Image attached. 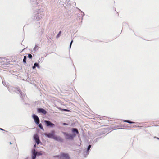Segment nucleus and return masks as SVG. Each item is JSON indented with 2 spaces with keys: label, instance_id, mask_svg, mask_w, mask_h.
<instances>
[{
  "label": "nucleus",
  "instance_id": "8",
  "mask_svg": "<svg viewBox=\"0 0 159 159\" xmlns=\"http://www.w3.org/2000/svg\"><path fill=\"white\" fill-rule=\"evenodd\" d=\"M53 139L56 140L60 141H62L63 140L62 138H61L60 137L54 136Z\"/></svg>",
  "mask_w": 159,
  "mask_h": 159
},
{
  "label": "nucleus",
  "instance_id": "13",
  "mask_svg": "<svg viewBox=\"0 0 159 159\" xmlns=\"http://www.w3.org/2000/svg\"><path fill=\"white\" fill-rule=\"evenodd\" d=\"M39 127L41 129L43 130V128L42 126V125L41 124H39Z\"/></svg>",
  "mask_w": 159,
  "mask_h": 159
},
{
  "label": "nucleus",
  "instance_id": "17",
  "mask_svg": "<svg viewBox=\"0 0 159 159\" xmlns=\"http://www.w3.org/2000/svg\"><path fill=\"white\" fill-rule=\"evenodd\" d=\"M62 110H63L64 111H66V112H70V111L69 110L66 109H62Z\"/></svg>",
  "mask_w": 159,
  "mask_h": 159
},
{
  "label": "nucleus",
  "instance_id": "24",
  "mask_svg": "<svg viewBox=\"0 0 159 159\" xmlns=\"http://www.w3.org/2000/svg\"><path fill=\"white\" fill-rule=\"evenodd\" d=\"M158 139H159V138H158Z\"/></svg>",
  "mask_w": 159,
  "mask_h": 159
},
{
  "label": "nucleus",
  "instance_id": "18",
  "mask_svg": "<svg viewBox=\"0 0 159 159\" xmlns=\"http://www.w3.org/2000/svg\"><path fill=\"white\" fill-rule=\"evenodd\" d=\"M91 145H89L88 147V148H87V151H88L90 149V148H91Z\"/></svg>",
  "mask_w": 159,
  "mask_h": 159
},
{
  "label": "nucleus",
  "instance_id": "10",
  "mask_svg": "<svg viewBox=\"0 0 159 159\" xmlns=\"http://www.w3.org/2000/svg\"><path fill=\"white\" fill-rule=\"evenodd\" d=\"M123 121L124 122H127V123H130V124H134V123H135L134 122H132V121H129V120H123Z\"/></svg>",
  "mask_w": 159,
  "mask_h": 159
},
{
  "label": "nucleus",
  "instance_id": "14",
  "mask_svg": "<svg viewBox=\"0 0 159 159\" xmlns=\"http://www.w3.org/2000/svg\"><path fill=\"white\" fill-rule=\"evenodd\" d=\"M61 31H60L59 32L58 34L56 36V38H59L61 34Z\"/></svg>",
  "mask_w": 159,
  "mask_h": 159
},
{
  "label": "nucleus",
  "instance_id": "2",
  "mask_svg": "<svg viewBox=\"0 0 159 159\" xmlns=\"http://www.w3.org/2000/svg\"><path fill=\"white\" fill-rule=\"evenodd\" d=\"M64 135H65L66 138V139L73 140V135L70 134H67L65 133H64Z\"/></svg>",
  "mask_w": 159,
  "mask_h": 159
},
{
  "label": "nucleus",
  "instance_id": "6",
  "mask_svg": "<svg viewBox=\"0 0 159 159\" xmlns=\"http://www.w3.org/2000/svg\"><path fill=\"white\" fill-rule=\"evenodd\" d=\"M39 112L42 113L43 114H46L47 113V111L44 109L43 108H39L38 109Z\"/></svg>",
  "mask_w": 159,
  "mask_h": 159
},
{
  "label": "nucleus",
  "instance_id": "15",
  "mask_svg": "<svg viewBox=\"0 0 159 159\" xmlns=\"http://www.w3.org/2000/svg\"><path fill=\"white\" fill-rule=\"evenodd\" d=\"M37 152H36L35 150H34V151L33 152V155H35V156H36L37 155Z\"/></svg>",
  "mask_w": 159,
  "mask_h": 159
},
{
  "label": "nucleus",
  "instance_id": "22",
  "mask_svg": "<svg viewBox=\"0 0 159 159\" xmlns=\"http://www.w3.org/2000/svg\"><path fill=\"white\" fill-rule=\"evenodd\" d=\"M0 129L1 130H4L3 129H2L1 128H0Z\"/></svg>",
  "mask_w": 159,
  "mask_h": 159
},
{
  "label": "nucleus",
  "instance_id": "19",
  "mask_svg": "<svg viewBox=\"0 0 159 159\" xmlns=\"http://www.w3.org/2000/svg\"><path fill=\"white\" fill-rule=\"evenodd\" d=\"M36 156L35 155H33L32 156V159H35Z\"/></svg>",
  "mask_w": 159,
  "mask_h": 159
},
{
  "label": "nucleus",
  "instance_id": "7",
  "mask_svg": "<svg viewBox=\"0 0 159 159\" xmlns=\"http://www.w3.org/2000/svg\"><path fill=\"white\" fill-rule=\"evenodd\" d=\"M34 139L35 142L38 144L39 143L40 140L39 137L37 135H36L34 137Z\"/></svg>",
  "mask_w": 159,
  "mask_h": 159
},
{
  "label": "nucleus",
  "instance_id": "1",
  "mask_svg": "<svg viewBox=\"0 0 159 159\" xmlns=\"http://www.w3.org/2000/svg\"><path fill=\"white\" fill-rule=\"evenodd\" d=\"M61 159H70L68 154L66 153H62L60 156Z\"/></svg>",
  "mask_w": 159,
  "mask_h": 159
},
{
  "label": "nucleus",
  "instance_id": "9",
  "mask_svg": "<svg viewBox=\"0 0 159 159\" xmlns=\"http://www.w3.org/2000/svg\"><path fill=\"white\" fill-rule=\"evenodd\" d=\"M72 132H75L77 134H79V132L77 129L76 128H73L72 129Z\"/></svg>",
  "mask_w": 159,
  "mask_h": 159
},
{
  "label": "nucleus",
  "instance_id": "21",
  "mask_svg": "<svg viewBox=\"0 0 159 159\" xmlns=\"http://www.w3.org/2000/svg\"><path fill=\"white\" fill-rule=\"evenodd\" d=\"M63 125H68V124H66V123H63Z\"/></svg>",
  "mask_w": 159,
  "mask_h": 159
},
{
  "label": "nucleus",
  "instance_id": "16",
  "mask_svg": "<svg viewBox=\"0 0 159 159\" xmlns=\"http://www.w3.org/2000/svg\"><path fill=\"white\" fill-rule=\"evenodd\" d=\"M28 57L29 58L31 59L32 58V56L31 54H29L28 55Z\"/></svg>",
  "mask_w": 159,
  "mask_h": 159
},
{
  "label": "nucleus",
  "instance_id": "12",
  "mask_svg": "<svg viewBox=\"0 0 159 159\" xmlns=\"http://www.w3.org/2000/svg\"><path fill=\"white\" fill-rule=\"evenodd\" d=\"M26 56H25L24 57V59L23 60V62L24 63H26Z\"/></svg>",
  "mask_w": 159,
  "mask_h": 159
},
{
  "label": "nucleus",
  "instance_id": "4",
  "mask_svg": "<svg viewBox=\"0 0 159 159\" xmlns=\"http://www.w3.org/2000/svg\"><path fill=\"white\" fill-rule=\"evenodd\" d=\"M33 118L35 123L37 124H39V119L37 116L35 115H33Z\"/></svg>",
  "mask_w": 159,
  "mask_h": 159
},
{
  "label": "nucleus",
  "instance_id": "11",
  "mask_svg": "<svg viewBox=\"0 0 159 159\" xmlns=\"http://www.w3.org/2000/svg\"><path fill=\"white\" fill-rule=\"evenodd\" d=\"M39 66V65L37 63H35L34 64V66L33 67V69H34L36 67H38Z\"/></svg>",
  "mask_w": 159,
  "mask_h": 159
},
{
  "label": "nucleus",
  "instance_id": "20",
  "mask_svg": "<svg viewBox=\"0 0 159 159\" xmlns=\"http://www.w3.org/2000/svg\"><path fill=\"white\" fill-rule=\"evenodd\" d=\"M72 42H73V40H72L70 43V47H71V46L72 44Z\"/></svg>",
  "mask_w": 159,
  "mask_h": 159
},
{
  "label": "nucleus",
  "instance_id": "3",
  "mask_svg": "<svg viewBox=\"0 0 159 159\" xmlns=\"http://www.w3.org/2000/svg\"><path fill=\"white\" fill-rule=\"evenodd\" d=\"M44 122L47 126H50L51 127H53L55 125L54 124L52 123L49 121L45 120Z\"/></svg>",
  "mask_w": 159,
  "mask_h": 159
},
{
  "label": "nucleus",
  "instance_id": "23",
  "mask_svg": "<svg viewBox=\"0 0 159 159\" xmlns=\"http://www.w3.org/2000/svg\"><path fill=\"white\" fill-rule=\"evenodd\" d=\"M10 144H12V143H11V142H10Z\"/></svg>",
  "mask_w": 159,
  "mask_h": 159
},
{
  "label": "nucleus",
  "instance_id": "5",
  "mask_svg": "<svg viewBox=\"0 0 159 159\" xmlns=\"http://www.w3.org/2000/svg\"><path fill=\"white\" fill-rule=\"evenodd\" d=\"M54 131H52L51 133H48L46 134H45V135L48 138H54Z\"/></svg>",
  "mask_w": 159,
  "mask_h": 159
}]
</instances>
